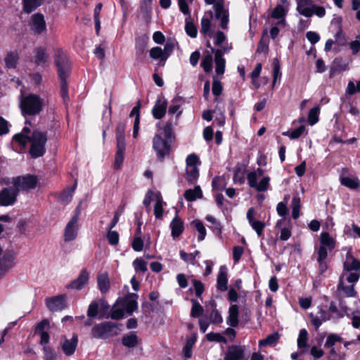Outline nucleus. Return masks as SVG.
<instances>
[{
	"mask_svg": "<svg viewBox=\"0 0 360 360\" xmlns=\"http://www.w3.org/2000/svg\"><path fill=\"white\" fill-rule=\"evenodd\" d=\"M25 126L22 131L14 135L13 140L25 147L27 143H30V154L33 158H37L44 155L46 152L45 146L47 141V133L37 129L31 131L27 125H31L30 121H25Z\"/></svg>",
	"mask_w": 360,
	"mask_h": 360,
	"instance_id": "nucleus-1",
	"label": "nucleus"
},
{
	"mask_svg": "<svg viewBox=\"0 0 360 360\" xmlns=\"http://www.w3.org/2000/svg\"><path fill=\"white\" fill-rule=\"evenodd\" d=\"M174 140V134L171 122H167L162 129V134H156L153 139V148L160 160H163L165 157L169 155L172 143Z\"/></svg>",
	"mask_w": 360,
	"mask_h": 360,
	"instance_id": "nucleus-2",
	"label": "nucleus"
},
{
	"mask_svg": "<svg viewBox=\"0 0 360 360\" xmlns=\"http://www.w3.org/2000/svg\"><path fill=\"white\" fill-rule=\"evenodd\" d=\"M360 260L347 252L343 262V270L340 276L348 283H356L360 278Z\"/></svg>",
	"mask_w": 360,
	"mask_h": 360,
	"instance_id": "nucleus-3",
	"label": "nucleus"
},
{
	"mask_svg": "<svg viewBox=\"0 0 360 360\" xmlns=\"http://www.w3.org/2000/svg\"><path fill=\"white\" fill-rule=\"evenodd\" d=\"M55 63L58 68V74L60 80L61 96L64 102H65L66 100H68V90L66 79L69 75L70 67L66 57L59 53L55 56Z\"/></svg>",
	"mask_w": 360,
	"mask_h": 360,
	"instance_id": "nucleus-4",
	"label": "nucleus"
},
{
	"mask_svg": "<svg viewBox=\"0 0 360 360\" xmlns=\"http://www.w3.org/2000/svg\"><path fill=\"white\" fill-rule=\"evenodd\" d=\"M119 330L117 323L103 321L92 327L91 336L95 339H107L117 335Z\"/></svg>",
	"mask_w": 360,
	"mask_h": 360,
	"instance_id": "nucleus-5",
	"label": "nucleus"
},
{
	"mask_svg": "<svg viewBox=\"0 0 360 360\" xmlns=\"http://www.w3.org/2000/svg\"><path fill=\"white\" fill-rule=\"evenodd\" d=\"M296 9L300 14L307 18H310L313 15L323 18L326 15L325 8L314 4L312 0H297Z\"/></svg>",
	"mask_w": 360,
	"mask_h": 360,
	"instance_id": "nucleus-6",
	"label": "nucleus"
},
{
	"mask_svg": "<svg viewBox=\"0 0 360 360\" xmlns=\"http://www.w3.org/2000/svg\"><path fill=\"white\" fill-rule=\"evenodd\" d=\"M43 106V101L35 94H30L21 101L20 108L24 115H35L39 114Z\"/></svg>",
	"mask_w": 360,
	"mask_h": 360,
	"instance_id": "nucleus-7",
	"label": "nucleus"
},
{
	"mask_svg": "<svg viewBox=\"0 0 360 360\" xmlns=\"http://www.w3.org/2000/svg\"><path fill=\"white\" fill-rule=\"evenodd\" d=\"M38 179L37 176L32 174H26L15 177L12 180L15 188L20 191L29 192L37 187Z\"/></svg>",
	"mask_w": 360,
	"mask_h": 360,
	"instance_id": "nucleus-8",
	"label": "nucleus"
},
{
	"mask_svg": "<svg viewBox=\"0 0 360 360\" xmlns=\"http://www.w3.org/2000/svg\"><path fill=\"white\" fill-rule=\"evenodd\" d=\"M264 174V170L257 168V170L248 173L247 179L250 187L255 188L259 192L266 191L269 186L270 178L269 176L263 177L258 183L257 179Z\"/></svg>",
	"mask_w": 360,
	"mask_h": 360,
	"instance_id": "nucleus-9",
	"label": "nucleus"
},
{
	"mask_svg": "<svg viewBox=\"0 0 360 360\" xmlns=\"http://www.w3.org/2000/svg\"><path fill=\"white\" fill-rule=\"evenodd\" d=\"M245 345H232L227 347L224 354V360H248Z\"/></svg>",
	"mask_w": 360,
	"mask_h": 360,
	"instance_id": "nucleus-10",
	"label": "nucleus"
},
{
	"mask_svg": "<svg viewBox=\"0 0 360 360\" xmlns=\"http://www.w3.org/2000/svg\"><path fill=\"white\" fill-rule=\"evenodd\" d=\"M16 254L10 249H0V267L7 273L15 265Z\"/></svg>",
	"mask_w": 360,
	"mask_h": 360,
	"instance_id": "nucleus-11",
	"label": "nucleus"
},
{
	"mask_svg": "<svg viewBox=\"0 0 360 360\" xmlns=\"http://www.w3.org/2000/svg\"><path fill=\"white\" fill-rule=\"evenodd\" d=\"M138 297L136 293H128L124 297L120 298L116 304L123 307L124 310L131 315L138 309Z\"/></svg>",
	"mask_w": 360,
	"mask_h": 360,
	"instance_id": "nucleus-12",
	"label": "nucleus"
},
{
	"mask_svg": "<svg viewBox=\"0 0 360 360\" xmlns=\"http://www.w3.org/2000/svg\"><path fill=\"white\" fill-rule=\"evenodd\" d=\"M215 18L220 20V27L223 30L228 28L229 22V12L224 6V2L218 1L214 5Z\"/></svg>",
	"mask_w": 360,
	"mask_h": 360,
	"instance_id": "nucleus-13",
	"label": "nucleus"
},
{
	"mask_svg": "<svg viewBox=\"0 0 360 360\" xmlns=\"http://www.w3.org/2000/svg\"><path fill=\"white\" fill-rule=\"evenodd\" d=\"M18 195V190L15 187H7L0 191V205L8 207L13 205Z\"/></svg>",
	"mask_w": 360,
	"mask_h": 360,
	"instance_id": "nucleus-14",
	"label": "nucleus"
},
{
	"mask_svg": "<svg viewBox=\"0 0 360 360\" xmlns=\"http://www.w3.org/2000/svg\"><path fill=\"white\" fill-rule=\"evenodd\" d=\"M29 26L34 34H41L46 30V24L44 15L39 13L32 15Z\"/></svg>",
	"mask_w": 360,
	"mask_h": 360,
	"instance_id": "nucleus-15",
	"label": "nucleus"
},
{
	"mask_svg": "<svg viewBox=\"0 0 360 360\" xmlns=\"http://www.w3.org/2000/svg\"><path fill=\"white\" fill-rule=\"evenodd\" d=\"M45 302L47 308L51 311H62L67 307L64 295L47 297Z\"/></svg>",
	"mask_w": 360,
	"mask_h": 360,
	"instance_id": "nucleus-16",
	"label": "nucleus"
},
{
	"mask_svg": "<svg viewBox=\"0 0 360 360\" xmlns=\"http://www.w3.org/2000/svg\"><path fill=\"white\" fill-rule=\"evenodd\" d=\"M89 279V272L86 269H83L77 278L67 285L66 288L68 289L80 290L88 284Z\"/></svg>",
	"mask_w": 360,
	"mask_h": 360,
	"instance_id": "nucleus-17",
	"label": "nucleus"
},
{
	"mask_svg": "<svg viewBox=\"0 0 360 360\" xmlns=\"http://www.w3.org/2000/svg\"><path fill=\"white\" fill-rule=\"evenodd\" d=\"M78 343V336L76 333L72 335L71 339H67L65 337H63L60 341V345L63 352L66 356L72 355L77 348Z\"/></svg>",
	"mask_w": 360,
	"mask_h": 360,
	"instance_id": "nucleus-18",
	"label": "nucleus"
},
{
	"mask_svg": "<svg viewBox=\"0 0 360 360\" xmlns=\"http://www.w3.org/2000/svg\"><path fill=\"white\" fill-rule=\"evenodd\" d=\"M167 101L164 97H158L153 108L152 113L155 119L162 118L167 111Z\"/></svg>",
	"mask_w": 360,
	"mask_h": 360,
	"instance_id": "nucleus-19",
	"label": "nucleus"
},
{
	"mask_svg": "<svg viewBox=\"0 0 360 360\" xmlns=\"http://www.w3.org/2000/svg\"><path fill=\"white\" fill-rule=\"evenodd\" d=\"M212 52L214 53V62L216 65L215 71L217 75H223L225 71L226 61L223 58V51L221 49H212Z\"/></svg>",
	"mask_w": 360,
	"mask_h": 360,
	"instance_id": "nucleus-20",
	"label": "nucleus"
},
{
	"mask_svg": "<svg viewBox=\"0 0 360 360\" xmlns=\"http://www.w3.org/2000/svg\"><path fill=\"white\" fill-rule=\"evenodd\" d=\"M345 278H342L340 276L337 290L338 292H342L346 297H355L356 292L354 290V285L356 283H349L350 285H346L345 284Z\"/></svg>",
	"mask_w": 360,
	"mask_h": 360,
	"instance_id": "nucleus-21",
	"label": "nucleus"
},
{
	"mask_svg": "<svg viewBox=\"0 0 360 360\" xmlns=\"http://www.w3.org/2000/svg\"><path fill=\"white\" fill-rule=\"evenodd\" d=\"M77 217L74 216L71 220L68 223L65 230V240L70 241L75 238L77 236Z\"/></svg>",
	"mask_w": 360,
	"mask_h": 360,
	"instance_id": "nucleus-22",
	"label": "nucleus"
},
{
	"mask_svg": "<svg viewBox=\"0 0 360 360\" xmlns=\"http://www.w3.org/2000/svg\"><path fill=\"white\" fill-rule=\"evenodd\" d=\"M170 229L172 230V236L174 238L179 237L184 230L183 221L179 217L177 213L170 223Z\"/></svg>",
	"mask_w": 360,
	"mask_h": 360,
	"instance_id": "nucleus-23",
	"label": "nucleus"
},
{
	"mask_svg": "<svg viewBox=\"0 0 360 360\" xmlns=\"http://www.w3.org/2000/svg\"><path fill=\"white\" fill-rule=\"evenodd\" d=\"M34 63L38 66L44 67L48 61L49 56L46 49L44 47H37L34 50Z\"/></svg>",
	"mask_w": 360,
	"mask_h": 360,
	"instance_id": "nucleus-24",
	"label": "nucleus"
},
{
	"mask_svg": "<svg viewBox=\"0 0 360 360\" xmlns=\"http://www.w3.org/2000/svg\"><path fill=\"white\" fill-rule=\"evenodd\" d=\"M288 11L285 8V7L281 5H277L274 9L272 11L271 17L278 20V25H285V16L287 15Z\"/></svg>",
	"mask_w": 360,
	"mask_h": 360,
	"instance_id": "nucleus-25",
	"label": "nucleus"
},
{
	"mask_svg": "<svg viewBox=\"0 0 360 360\" xmlns=\"http://www.w3.org/2000/svg\"><path fill=\"white\" fill-rule=\"evenodd\" d=\"M217 289L220 291H225L227 290V273L226 269L224 266H221L217 276Z\"/></svg>",
	"mask_w": 360,
	"mask_h": 360,
	"instance_id": "nucleus-26",
	"label": "nucleus"
},
{
	"mask_svg": "<svg viewBox=\"0 0 360 360\" xmlns=\"http://www.w3.org/2000/svg\"><path fill=\"white\" fill-rule=\"evenodd\" d=\"M318 257L317 262H319L320 274H323L328 269L327 265V257L328 252L327 249H319L317 252Z\"/></svg>",
	"mask_w": 360,
	"mask_h": 360,
	"instance_id": "nucleus-27",
	"label": "nucleus"
},
{
	"mask_svg": "<svg viewBox=\"0 0 360 360\" xmlns=\"http://www.w3.org/2000/svg\"><path fill=\"white\" fill-rule=\"evenodd\" d=\"M238 307L236 304H233L229 307L228 324L231 327H236L238 325Z\"/></svg>",
	"mask_w": 360,
	"mask_h": 360,
	"instance_id": "nucleus-28",
	"label": "nucleus"
},
{
	"mask_svg": "<svg viewBox=\"0 0 360 360\" xmlns=\"http://www.w3.org/2000/svg\"><path fill=\"white\" fill-rule=\"evenodd\" d=\"M98 286L102 293H106L110 289V281L107 273L98 275Z\"/></svg>",
	"mask_w": 360,
	"mask_h": 360,
	"instance_id": "nucleus-29",
	"label": "nucleus"
},
{
	"mask_svg": "<svg viewBox=\"0 0 360 360\" xmlns=\"http://www.w3.org/2000/svg\"><path fill=\"white\" fill-rule=\"evenodd\" d=\"M184 197L188 201H194L202 197V193L199 186H195L193 189H188L184 193Z\"/></svg>",
	"mask_w": 360,
	"mask_h": 360,
	"instance_id": "nucleus-30",
	"label": "nucleus"
},
{
	"mask_svg": "<svg viewBox=\"0 0 360 360\" xmlns=\"http://www.w3.org/2000/svg\"><path fill=\"white\" fill-rule=\"evenodd\" d=\"M181 105V98L176 97L172 101L169 107L168 113L169 115L176 114V120L181 116L182 111L179 110Z\"/></svg>",
	"mask_w": 360,
	"mask_h": 360,
	"instance_id": "nucleus-31",
	"label": "nucleus"
},
{
	"mask_svg": "<svg viewBox=\"0 0 360 360\" xmlns=\"http://www.w3.org/2000/svg\"><path fill=\"white\" fill-rule=\"evenodd\" d=\"M125 129L126 124L124 123L120 122L117 125L115 129L117 145H125Z\"/></svg>",
	"mask_w": 360,
	"mask_h": 360,
	"instance_id": "nucleus-32",
	"label": "nucleus"
},
{
	"mask_svg": "<svg viewBox=\"0 0 360 360\" xmlns=\"http://www.w3.org/2000/svg\"><path fill=\"white\" fill-rule=\"evenodd\" d=\"M196 340V334H193L186 340V345L183 348V354L185 358L189 359L192 356V348L195 345Z\"/></svg>",
	"mask_w": 360,
	"mask_h": 360,
	"instance_id": "nucleus-33",
	"label": "nucleus"
},
{
	"mask_svg": "<svg viewBox=\"0 0 360 360\" xmlns=\"http://www.w3.org/2000/svg\"><path fill=\"white\" fill-rule=\"evenodd\" d=\"M150 56L155 60H160V65L164 66L167 59H164L165 54L162 51V49L159 46L153 47L150 51Z\"/></svg>",
	"mask_w": 360,
	"mask_h": 360,
	"instance_id": "nucleus-34",
	"label": "nucleus"
},
{
	"mask_svg": "<svg viewBox=\"0 0 360 360\" xmlns=\"http://www.w3.org/2000/svg\"><path fill=\"white\" fill-rule=\"evenodd\" d=\"M122 343L128 348L134 347L138 344V336L134 332L131 333L122 337Z\"/></svg>",
	"mask_w": 360,
	"mask_h": 360,
	"instance_id": "nucleus-35",
	"label": "nucleus"
},
{
	"mask_svg": "<svg viewBox=\"0 0 360 360\" xmlns=\"http://www.w3.org/2000/svg\"><path fill=\"white\" fill-rule=\"evenodd\" d=\"M280 335L278 333L269 335L265 339L259 341V346H274L279 340Z\"/></svg>",
	"mask_w": 360,
	"mask_h": 360,
	"instance_id": "nucleus-36",
	"label": "nucleus"
},
{
	"mask_svg": "<svg viewBox=\"0 0 360 360\" xmlns=\"http://www.w3.org/2000/svg\"><path fill=\"white\" fill-rule=\"evenodd\" d=\"M125 145H117V151L115 156V169H119L121 165L123 162L124 152H125Z\"/></svg>",
	"mask_w": 360,
	"mask_h": 360,
	"instance_id": "nucleus-37",
	"label": "nucleus"
},
{
	"mask_svg": "<svg viewBox=\"0 0 360 360\" xmlns=\"http://www.w3.org/2000/svg\"><path fill=\"white\" fill-rule=\"evenodd\" d=\"M186 180L194 184L199 176V169L197 166H186Z\"/></svg>",
	"mask_w": 360,
	"mask_h": 360,
	"instance_id": "nucleus-38",
	"label": "nucleus"
},
{
	"mask_svg": "<svg viewBox=\"0 0 360 360\" xmlns=\"http://www.w3.org/2000/svg\"><path fill=\"white\" fill-rule=\"evenodd\" d=\"M42 0H23V10L30 13L42 4Z\"/></svg>",
	"mask_w": 360,
	"mask_h": 360,
	"instance_id": "nucleus-39",
	"label": "nucleus"
},
{
	"mask_svg": "<svg viewBox=\"0 0 360 360\" xmlns=\"http://www.w3.org/2000/svg\"><path fill=\"white\" fill-rule=\"evenodd\" d=\"M342 341V338L339 335L336 333H330L326 338L324 347L326 349L335 348L336 343L341 342Z\"/></svg>",
	"mask_w": 360,
	"mask_h": 360,
	"instance_id": "nucleus-40",
	"label": "nucleus"
},
{
	"mask_svg": "<svg viewBox=\"0 0 360 360\" xmlns=\"http://www.w3.org/2000/svg\"><path fill=\"white\" fill-rule=\"evenodd\" d=\"M308 332L303 328L300 330L297 338V347L300 349H305L307 347Z\"/></svg>",
	"mask_w": 360,
	"mask_h": 360,
	"instance_id": "nucleus-41",
	"label": "nucleus"
},
{
	"mask_svg": "<svg viewBox=\"0 0 360 360\" xmlns=\"http://www.w3.org/2000/svg\"><path fill=\"white\" fill-rule=\"evenodd\" d=\"M201 28H200V32L205 35V37H210L212 36L211 32V26L212 22L211 20L208 18L203 17L201 19L200 22Z\"/></svg>",
	"mask_w": 360,
	"mask_h": 360,
	"instance_id": "nucleus-42",
	"label": "nucleus"
},
{
	"mask_svg": "<svg viewBox=\"0 0 360 360\" xmlns=\"http://www.w3.org/2000/svg\"><path fill=\"white\" fill-rule=\"evenodd\" d=\"M341 184L351 189H356L359 186V180L354 177H342L340 179Z\"/></svg>",
	"mask_w": 360,
	"mask_h": 360,
	"instance_id": "nucleus-43",
	"label": "nucleus"
},
{
	"mask_svg": "<svg viewBox=\"0 0 360 360\" xmlns=\"http://www.w3.org/2000/svg\"><path fill=\"white\" fill-rule=\"evenodd\" d=\"M150 245L149 237L144 236L143 238L140 236H136L132 242V248H148Z\"/></svg>",
	"mask_w": 360,
	"mask_h": 360,
	"instance_id": "nucleus-44",
	"label": "nucleus"
},
{
	"mask_svg": "<svg viewBox=\"0 0 360 360\" xmlns=\"http://www.w3.org/2000/svg\"><path fill=\"white\" fill-rule=\"evenodd\" d=\"M300 207V198L298 195H295L292 200V217L294 219L299 218Z\"/></svg>",
	"mask_w": 360,
	"mask_h": 360,
	"instance_id": "nucleus-45",
	"label": "nucleus"
},
{
	"mask_svg": "<svg viewBox=\"0 0 360 360\" xmlns=\"http://www.w3.org/2000/svg\"><path fill=\"white\" fill-rule=\"evenodd\" d=\"M191 301L192 303L191 316L193 318H198L199 316H200L202 314V313L204 311V309L196 300L191 299Z\"/></svg>",
	"mask_w": 360,
	"mask_h": 360,
	"instance_id": "nucleus-46",
	"label": "nucleus"
},
{
	"mask_svg": "<svg viewBox=\"0 0 360 360\" xmlns=\"http://www.w3.org/2000/svg\"><path fill=\"white\" fill-rule=\"evenodd\" d=\"M75 186L72 188H67L64 190L59 195L58 200L63 204L69 203L73 195Z\"/></svg>",
	"mask_w": 360,
	"mask_h": 360,
	"instance_id": "nucleus-47",
	"label": "nucleus"
},
{
	"mask_svg": "<svg viewBox=\"0 0 360 360\" xmlns=\"http://www.w3.org/2000/svg\"><path fill=\"white\" fill-rule=\"evenodd\" d=\"M192 225L198 233V239L199 240H204L206 236V229L204 224L200 220L196 219L192 221Z\"/></svg>",
	"mask_w": 360,
	"mask_h": 360,
	"instance_id": "nucleus-48",
	"label": "nucleus"
},
{
	"mask_svg": "<svg viewBox=\"0 0 360 360\" xmlns=\"http://www.w3.org/2000/svg\"><path fill=\"white\" fill-rule=\"evenodd\" d=\"M143 4L141 6V10L143 13V17L146 22H149L151 18V8L150 4L152 0H143Z\"/></svg>",
	"mask_w": 360,
	"mask_h": 360,
	"instance_id": "nucleus-49",
	"label": "nucleus"
},
{
	"mask_svg": "<svg viewBox=\"0 0 360 360\" xmlns=\"http://www.w3.org/2000/svg\"><path fill=\"white\" fill-rule=\"evenodd\" d=\"M18 60V53L15 52H10L5 58L6 66L8 68H15Z\"/></svg>",
	"mask_w": 360,
	"mask_h": 360,
	"instance_id": "nucleus-50",
	"label": "nucleus"
},
{
	"mask_svg": "<svg viewBox=\"0 0 360 360\" xmlns=\"http://www.w3.org/2000/svg\"><path fill=\"white\" fill-rule=\"evenodd\" d=\"M305 127L304 125L300 126L298 128L292 130V131L283 132V136H288L291 139H298L304 131Z\"/></svg>",
	"mask_w": 360,
	"mask_h": 360,
	"instance_id": "nucleus-51",
	"label": "nucleus"
},
{
	"mask_svg": "<svg viewBox=\"0 0 360 360\" xmlns=\"http://www.w3.org/2000/svg\"><path fill=\"white\" fill-rule=\"evenodd\" d=\"M320 112V108L315 107L311 109L308 115V122L310 125L315 124L319 121V114Z\"/></svg>",
	"mask_w": 360,
	"mask_h": 360,
	"instance_id": "nucleus-52",
	"label": "nucleus"
},
{
	"mask_svg": "<svg viewBox=\"0 0 360 360\" xmlns=\"http://www.w3.org/2000/svg\"><path fill=\"white\" fill-rule=\"evenodd\" d=\"M133 266L136 271L144 273L147 271L146 262L141 257L136 258L133 262Z\"/></svg>",
	"mask_w": 360,
	"mask_h": 360,
	"instance_id": "nucleus-53",
	"label": "nucleus"
},
{
	"mask_svg": "<svg viewBox=\"0 0 360 360\" xmlns=\"http://www.w3.org/2000/svg\"><path fill=\"white\" fill-rule=\"evenodd\" d=\"M106 238L110 245H117L119 243L120 236L119 233L115 231H112V229H109Z\"/></svg>",
	"mask_w": 360,
	"mask_h": 360,
	"instance_id": "nucleus-54",
	"label": "nucleus"
},
{
	"mask_svg": "<svg viewBox=\"0 0 360 360\" xmlns=\"http://www.w3.org/2000/svg\"><path fill=\"white\" fill-rule=\"evenodd\" d=\"M154 214L157 219H161L163 214V200L158 197L154 206Z\"/></svg>",
	"mask_w": 360,
	"mask_h": 360,
	"instance_id": "nucleus-55",
	"label": "nucleus"
},
{
	"mask_svg": "<svg viewBox=\"0 0 360 360\" xmlns=\"http://www.w3.org/2000/svg\"><path fill=\"white\" fill-rule=\"evenodd\" d=\"M201 66L205 72H210L212 68V56L210 54L205 56L201 61Z\"/></svg>",
	"mask_w": 360,
	"mask_h": 360,
	"instance_id": "nucleus-56",
	"label": "nucleus"
},
{
	"mask_svg": "<svg viewBox=\"0 0 360 360\" xmlns=\"http://www.w3.org/2000/svg\"><path fill=\"white\" fill-rule=\"evenodd\" d=\"M321 242L323 245L333 248L335 245L333 238L327 232H323L321 234Z\"/></svg>",
	"mask_w": 360,
	"mask_h": 360,
	"instance_id": "nucleus-57",
	"label": "nucleus"
},
{
	"mask_svg": "<svg viewBox=\"0 0 360 360\" xmlns=\"http://www.w3.org/2000/svg\"><path fill=\"white\" fill-rule=\"evenodd\" d=\"M98 303L96 301L92 302L88 307L87 316L89 318H95L98 314Z\"/></svg>",
	"mask_w": 360,
	"mask_h": 360,
	"instance_id": "nucleus-58",
	"label": "nucleus"
},
{
	"mask_svg": "<svg viewBox=\"0 0 360 360\" xmlns=\"http://www.w3.org/2000/svg\"><path fill=\"white\" fill-rule=\"evenodd\" d=\"M207 340L211 342H226V339L220 333L211 332L206 335Z\"/></svg>",
	"mask_w": 360,
	"mask_h": 360,
	"instance_id": "nucleus-59",
	"label": "nucleus"
},
{
	"mask_svg": "<svg viewBox=\"0 0 360 360\" xmlns=\"http://www.w3.org/2000/svg\"><path fill=\"white\" fill-rule=\"evenodd\" d=\"M50 328V322L48 319H45L41 321L36 326L34 333H41L43 332H47L46 330Z\"/></svg>",
	"mask_w": 360,
	"mask_h": 360,
	"instance_id": "nucleus-60",
	"label": "nucleus"
},
{
	"mask_svg": "<svg viewBox=\"0 0 360 360\" xmlns=\"http://www.w3.org/2000/svg\"><path fill=\"white\" fill-rule=\"evenodd\" d=\"M212 186L213 190L222 191L225 186L224 179L221 176H216L212 180Z\"/></svg>",
	"mask_w": 360,
	"mask_h": 360,
	"instance_id": "nucleus-61",
	"label": "nucleus"
},
{
	"mask_svg": "<svg viewBox=\"0 0 360 360\" xmlns=\"http://www.w3.org/2000/svg\"><path fill=\"white\" fill-rule=\"evenodd\" d=\"M43 352L45 360H56L57 356L55 351L49 346L43 347Z\"/></svg>",
	"mask_w": 360,
	"mask_h": 360,
	"instance_id": "nucleus-62",
	"label": "nucleus"
},
{
	"mask_svg": "<svg viewBox=\"0 0 360 360\" xmlns=\"http://www.w3.org/2000/svg\"><path fill=\"white\" fill-rule=\"evenodd\" d=\"M185 30L186 34L191 38H195L197 37V28L193 22H186L185 25Z\"/></svg>",
	"mask_w": 360,
	"mask_h": 360,
	"instance_id": "nucleus-63",
	"label": "nucleus"
},
{
	"mask_svg": "<svg viewBox=\"0 0 360 360\" xmlns=\"http://www.w3.org/2000/svg\"><path fill=\"white\" fill-rule=\"evenodd\" d=\"M356 92H360V80L357 82L356 86L352 81H349L347 84L346 93L349 95H353Z\"/></svg>",
	"mask_w": 360,
	"mask_h": 360,
	"instance_id": "nucleus-64",
	"label": "nucleus"
}]
</instances>
